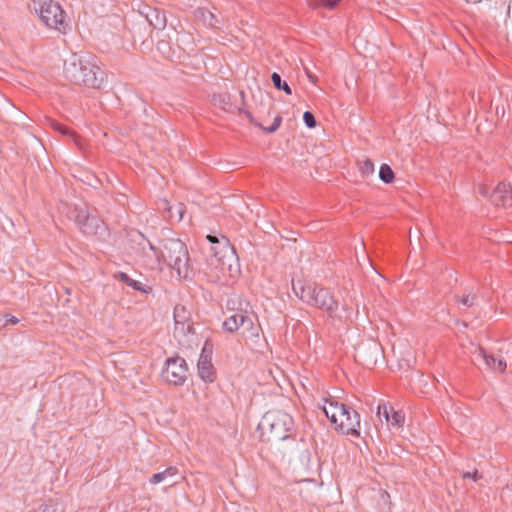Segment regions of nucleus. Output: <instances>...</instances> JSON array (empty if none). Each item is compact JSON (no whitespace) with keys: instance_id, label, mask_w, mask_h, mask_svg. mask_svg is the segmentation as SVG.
Returning <instances> with one entry per match:
<instances>
[{"instance_id":"obj_1","label":"nucleus","mask_w":512,"mask_h":512,"mask_svg":"<svg viewBox=\"0 0 512 512\" xmlns=\"http://www.w3.org/2000/svg\"><path fill=\"white\" fill-rule=\"evenodd\" d=\"M64 75L72 83L99 89L105 72L91 56L72 54L64 61Z\"/></svg>"},{"instance_id":"obj_2","label":"nucleus","mask_w":512,"mask_h":512,"mask_svg":"<svg viewBox=\"0 0 512 512\" xmlns=\"http://www.w3.org/2000/svg\"><path fill=\"white\" fill-rule=\"evenodd\" d=\"M148 245L159 262L163 261L168 267L174 269L180 278L188 277L190 272L189 254L186 245L181 240L163 239L159 247L148 241Z\"/></svg>"},{"instance_id":"obj_3","label":"nucleus","mask_w":512,"mask_h":512,"mask_svg":"<svg viewBox=\"0 0 512 512\" xmlns=\"http://www.w3.org/2000/svg\"><path fill=\"white\" fill-rule=\"evenodd\" d=\"M292 290L301 301L327 312L332 319L336 317L338 302L328 289L315 283L292 280Z\"/></svg>"},{"instance_id":"obj_4","label":"nucleus","mask_w":512,"mask_h":512,"mask_svg":"<svg viewBox=\"0 0 512 512\" xmlns=\"http://www.w3.org/2000/svg\"><path fill=\"white\" fill-rule=\"evenodd\" d=\"M259 429L268 440L283 441L295 436L296 426L291 415L281 410L267 412L259 423Z\"/></svg>"},{"instance_id":"obj_5","label":"nucleus","mask_w":512,"mask_h":512,"mask_svg":"<svg viewBox=\"0 0 512 512\" xmlns=\"http://www.w3.org/2000/svg\"><path fill=\"white\" fill-rule=\"evenodd\" d=\"M67 216L74 221L80 231L88 236H104L107 231L105 223L83 201L74 203L68 208Z\"/></svg>"},{"instance_id":"obj_6","label":"nucleus","mask_w":512,"mask_h":512,"mask_svg":"<svg viewBox=\"0 0 512 512\" xmlns=\"http://www.w3.org/2000/svg\"><path fill=\"white\" fill-rule=\"evenodd\" d=\"M207 240L212 244L209 265L219 269L231 271L234 264H237L238 257L234 247L225 236L220 238L215 235H207Z\"/></svg>"},{"instance_id":"obj_7","label":"nucleus","mask_w":512,"mask_h":512,"mask_svg":"<svg viewBox=\"0 0 512 512\" xmlns=\"http://www.w3.org/2000/svg\"><path fill=\"white\" fill-rule=\"evenodd\" d=\"M30 8L34 10L49 28L65 30V13L61 6L53 0H31Z\"/></svg>"},{"instance_id":"obj_8","label":"nucleus","mask_w":512,"mask_h":512,"mask_svg":"<svg viewBox=\"0 0 512 512\" xmlns=\"http://www.w3.org/2000/svg\"><path fill=\"white\" fill-rule=\"evenodd\" d=\"M187 364L186 361L179 357L168 358L162 369L161 376L169 384L181 386L187 380Z\"/></svg>"},{"instance_id":"obj_9","label":"nucleus","mask_w":512,"mask_h":512,"mask_svg":"<svg viewBox=\"0 0 512 512\" xmlns=\"http://www.w3.org/2000/svg\"><path fill=\"white\" fill-rule=\"evenodd\" d=\"M334 425L345 435L360 436V415L347 405L339 412L337 424Z\"/></svg>"},{"instance_id":"obj_10","label":"nucleus","mask_w":512,"mask_h":512,"mask_svg":"<svg viewBox=\"0 0 512 512\" xmlns=\"http://www.w3.org/2000/svg\"><path fill=\"white\" fill-rule=\"evenodd\" d=\"M481 194L488 196L490 202L495 206L512 207V186L510 184L499 183L490 194L486 188H483Z\"/></svg>"},{"instance_id":"obj_11","label":"nucleus","mask_w":512,"mask_h":512,"mask_svg":"<svg viewBox=\"0 0 512 512\" xmlns=\"http://www.w3.org/2000/svg\"><path fill=\"white\" fill-rule=\"evenodd\" d=\"M478 359L482 360L489 370L503 373L507 367L506 362L502 358H496L481 347L476 351L475 360Z\"/></svg>"},{"instance_id":"obj_12","label":"nucleus","mask_w":512,"mask_h":512,"mask_svg":"<svg viewBox=\"0 0 512 512\" xmlns=\"http://www.w3.org/2000/svg\"><path fill=\"white\" fill-rule=\"evenodd\" d=\"M146 18V21L152 26L154 29H164L166 27V15L163 11H160L156 8L145 7V11H142Z\"/></svg>"},{"instance_id":"obj_13","label":"nucleus","mask_w":512,"mask_h":512,"mask_svg":"<svg viewBox=\"0 0 512 512\" xmlns=\"http://www.w3.org/2000/svg\"><path fill=\"white\" fill-rule=\"evenodd\" d=\"M378 414L383 415L387 423L392 426L400 427L404 423V414L401 411L394 410L392 406L387 404L378 406Z\"/></svg>"},{"instance_id":"obj_14","label":"nucleus","mask_w":512,"mask_h":512,"mask_svg":"<svg viewBox=\"0 0 512 512\" xmlns=\"http://www.w3.org/2000/svg\"><path fill=\"white\" fill-rule=\"evenodd\" d=\"M198 373L201 379L207 382H213L214 380V368L211 362L210 356L205 354V348L203 349L198 364Z\"/></svg>"},{"instance_id":"obj_15","label":"nucleus","mask_w":512,"mask_h":512,"mask_svg":"<svg viewBox=\"0 0 512 512\" xmlns=\"http://www.w3.org/2000/svg\"><path fill=\"white\" fill-rule=\"evenodd\" d=\"M194 333L192 322L174 324V337L179 343H188L190 341L189 337L194 335Z\"/></svg>"},{"instance_id":"obj_16","label":"nucleus","mask_w":512,"mask_h":512,"mask_svg":"<svg viewBox=\"0 0 512 512\" xmlns=\"http://www.w3.org/2000/svg\"><path fill=\"white\" fill-rule=\"evenodd\" d=\"M114 277L117 280L125 283L127 286L131 287L132 289L140 291L144 294H148L152 291L151 286L145 285L140 281L130 278L129 275L124 272H119L118 274L114 275Z\"/></svg>"},{"instance_id":"obj_17","label":"nucleus","mask_w":512,"mask_h":512,"mask_svg":"<svg viewBox=\"0 0 512 512\" xmlns=\"http://www.w3.org/2000/svg\"><path fill=\"white\" fill-rule=\"evenodd\" d=\"M244 313L245 311L243 310L233 312V314L227 317L223 322V329L229 333L237 331L243 323Z\"/></svg>"},{"instance_id":"obj_18","label":"nucleus","mask_w":512,"mask_h":512,"mask_svg":"<svg viewBox=\"0 0 512 512\" xmlns=\"http://www.w3.org/2000/svg\"><path fill=\"white\" fill-rule=\"evenodd\" d=\"M325 403L328 404L323 406V411L327 418L333 424H337L339 412L343 409L345 404L339 403L335 400H327L325 399Z\"/></svg>"},{"instance_id":"obj_19","label":"nucleus","mask_w":512,"mask_h":512,"mask_svg":"<svg viewBox=\"0 0 512 512\" xmlns=\"http://www.w3.org/2000/svg\"><path fill=\"white\" fill-rule=\"evenodd\" d=\"M179 474V470L175 466H170L162 472L155 473L151 476L149 482L153 485L161 483L169 478H172Z\"/></svg>"},{"instance_id":"obj_20","label":"nucleus","mask_w":512,"mask_h":512,"mask_svg":"<svg viewBox=\"0 0 512 512\" xmlns=\"http://www.w3.org/2000/svg\"><path fill=\"white\" fill-rule=\"evenodd\" d=\"M240 328L243 329V333H249V337L259 336V329L254 325L253 315L249 314L247 311L244 313L243 323L241 324Z\"/></svg>"},{"instance_id":"obj_21","label":"nucleus","mask_w":512,"mask_h":512,"mask_svg":"<svg viewBox=\"0 0 512 512\" xmlns=\"http://www.w3.org/2000/svg\"><path fill=\"white\" fill-rule=\"evenodd\" d=\"M201 14L205 25L211 28H221L223 24V19L220 18L218 15L208 10L202 11Z\"/></svg>"},{"instance_id":"obj_22","label":"nucleus","mask_w":512,"mask_h":512,"mask_svg":"<svg viewBox=\"0 0 512 512\" xmlns=\"http://www.w3.org/2000/svg\"><path fill=\"white\" fill-rule=\"evenodd\" d=\"M244 113H245V115L249 118V120H250V122H251L252 124H254V125L258 126L259 128H261L263 131H265V132H267V133H273V132H275V131L280 127V125H281V123H282V117H281L280 115H277V116L274 118V121H273L272 125H271V126H269V127H265V126L261 125L260 123H257V122L254 120V118H253V116H252V114H251L250 112L245 111Z\"/></svg>"},{"instance_id":"obj_23","label":"nucleus","mask_w":512,"mask_h":512,"mask_svg":"<svg viewBox=\"0 0 512 512\" xmlns=\"http://www.w3.org/2000/svg\"><path fill=\"white\" fill-rule=\"evenodd\" d=\"M175 323H188L190 321L189 311L182 305H176L173 312Z\"/></svg>"},{"instance_id":"obj_24","label":"nucleus","mask_w":512,"mask_h":512,"mask_svg":"<svg viewBox=\"0 0 512 512\" xmlns=\"http://www.w3.org/2000/svg\"><path fill=\"white\" fill-rule=\"evenodd\" d=\"M271 81L278 90H283L288 95L292 94V90L288 83L282 80L281 76L277 72L272 73Z\"/></svg>"},{"instance_id":"obj_25","label":"nucleus","mask_w":512,"mask_h":512,"mask_svg":"<svg viewBox=\"0 0 512 512\" xmlns=\"http://www.w3.org/2000/svg\"><path fill=\"white\" fill-rule=\"evenodd\" d=\"M341 0H313L309 2L310 8L317 10L321 7L332 10L334 9Z\"/></svg>"},{"instance_id":"obj_26","label":"nucleus","mask_w":512,"mask_h":512,"mask_svg":"<svg viewBox=\"0 0 512 512\" xmlns=\"http://www.w3.org/2000/svg\"><path fill=\"white\" fill-rule=\"evenodd\" d=\"M379 178L386 184L393 182L395 175H394L393 170L391 169V167L388 164H382L380 166Z\"/></svg>"},{"instance_id":"obj_27","label":"nucleus","mask_w":512,"mask_h":512,"mask_svg":"<svg viewBox=\"0 0 512 512\" xmlns=\"http://www.w3.org/2000/svg\"><path fill=\"white\" fill-rule=\"evenodd\" d=\"M358 169L363 177H368L374 174V163L370 159L358 161Z\"/></svg>"},{"instance_id":"obj_28","label":"nucleus","mask_w":512,"mask_h":512,"mask_svg":"<svg viewBox=\"0 0 512 512\" xmlns=\"http://www.w3.org/2000/svg\"><path fill=\"white\" fill-rule=\"evenodd\" d=\"M53 127L55 130H57L58 132H60L61 134L63 135H69V136H72L73 137V140L74 142L77 144V145H80V142H79V136L75 135L74 132H72L68 127L60 124V123H53Z\"/></svg>"},{"instance_id":"obj_29","label":"nucleus","mask_w":512,"mask_h":512,"mask_svg":"<svg viewBox=\"0 0 512 512\" xmlns=\"http://www.w3.org/2000/svg\"><path fill=\"white\" fill-rule=\"evenodd\" d=\"M184 214V206L182 203H178L175 207H172L171 212H168V217L171 220L181 221Z\"/></svg>"},{"instance_id":"obj_30","label":"nucleus","mask_w":512,"mask_h":512,"mask_svg":"<svg viewBox=\"0 0 512 512\" xmlns=\"http://www.w3.org/2000/svg\"><path fill=\"white\" fill-rule=\"evenodd\" d=\"M459 302L465 307H472L477 304V295L469 293L460 298Z\"/></svg>"},{"instance_id":"obj_31","label":"nucleus","mask_w":512,"mask_h":512,"mask_svg":"<svg viewBox=\"0 0 512 512\" xmlns=\"http://www.w3.org/2000/svg\"><path fill=\"white\" fill-rule=\"evenodd\" d=\"M303 121L308 128H314L316 126V119L310 111L304 112Z\"/></svg>"},{"instance_id":"obj_32","label":"nucleus","mask_w":512,"mask_h":512,"mask_svg":"<svg viewBox=\"0 0 512 512\" xmlns=\"http://www.w3.org/2000/svg\"><path fill=\"white\" fill-rule=\"evenodd\" d=\"M463 479H472L473 481H478L482 476L478 473L477 470H475L473 473L471 472H464L462 474Z\"/></svg>"},{"instance_id":"obj_33","label":"nucleus","mask_w":512,"mask_h":512,"mask_svg":"<svg viewBox=\"0 0 512 512\" xmlns=\"http://www.w3.org/2000/svg\"><path fill=\"white\" fill-rule=\"evenodd\" d=\"M158 208L163 209L167 212H171V210H172V206L169 205V203L166 199H162L159 201Z\"/></svg>"},{"instance_id":"obj_34","label":"nucleus","mask_w":512,"mask_h":512,"mask_svg":"<svg viewBox=\"0 0 512 512\" xmlns=\"http://www.w3.org/2000/svg\"><path fill=\"white\" fill-rule=\"evenodd\" d=\"M505 25L507 28L512 26V5L511 4L508 7L507 19L505 21Z\"/></svg>"},{"instance_id":"obj_35","label":"nucleus","mask_w":512,"mask_h":512,"mask_svg":"<svg viewBox=\"0 0 512 512\" xmlns=\"http://www.w3.org/2000/svg\"><path fill=\"white\" fill-rule=\"evenodd\" d=\"M5 318H6L5 325H7V324L15 325V324H17L19 322L18 318H16L15 316L9 315V314H6Z\"/></svg>"},{"instance_id":"obj_36","label":"nucleus","mask_w":512,"mask_h":512,"mask_svg":"<svg viewBox=\"0 0 512 512\" xmlns=\"http://www.w3.org/2000/svg\"><path fill=\"white\" fill-rule=\"evenodd\" d=\"M40 512H55V508L49 505H42L40 507Z\"/></svg>"},{"instance_id":"obj_37","label":"nucleus","mask_w":512,"mask_h":512,"mask_svg":"<svg viewBox=\"0 0 512 512\" xmlns=\"http://www.w3.org/2000/svg\"><path fill=\"white\" fill-rule=\"evenodd\" d=\"M305 70H306V74H307V77L309 78V80H310L311 82H313V83H316V81H317V77H316V76H314L312 73H310V72L308 71V69H305Z\"/></svg>"},{"instance_id":"obj_38","label":"nucleus","mask_w":512,"mask_h":512,"mask_svg":"<svg viewBox=\"0 0 512 512\" xmlns=\"http://www.w3.org/2000/svg\"><path fill=\"white\" fill-rule=\"evenodd\" d=\"M467 3L477 4L482 2L483 0H465Z\"/></svg>"}]
</instances>
